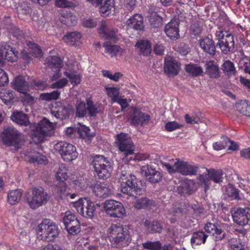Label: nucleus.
<instances>
[{"instance_id": "obj_1", "label": "nucleus", "mask_w": 250, "mask_h": 250, "mask_svg": "<svg viewBox=\"0 0 250 250\" xmlns=\"http://www.w3.org/2000/svg\"><path fill=\"white\" fill-rule=\"evenodd\" d=\"M132 229L130 225L123 226L120 224H112L107 230V236L113 247L123 248L131 241Z\"/></svg>"}, {"instance_id": "obj_2", "label": "nucleus", "mask_w": 250, "mask_h": 250, "mask_svg": "<svg viewBox=\"0 0 250 250\" xmlns=\"http://www.w3.org/2000/svg\"><path fill=\"white\" fill-rule=\"evenodd\" d=\"M55 126V124L46 118H43L39 123L31 125V135L33 141L36 144L42 142L45 136L53 133Z\"/></svg>"}, {"instance_id": "obj_3", "label": "nucleus", "mask_w": 250, "mask_h": 250, "mask_svg": "<svg viewBox=\"0 0 250 250\" xmlns=\"http://www.w3.org/2000/svg\"><path fill=\"white\" fill-rule=\"evenodd\" d=\"M58 227L53 221L44 219L37 228L38 238L44 241H53L59 234Z\"/></svg>"}, {"instance_id": "obj_4", "label": "nucleus", "mask_w": 250, "mask_h": 250, "mask_svg": "<svg viewBox=\"0 0 250 250\" xmlns=\"http://www.w3.org/2000/svg\"><path fill=\"white\" fill-rule=\"evenodd\" d=\"M91 166L94 169V174L101 179L109 178L113 167L108 158L103 155H97L93 158Z\"/></svg>"}, {"instance_id": "obj_5", "label": "nucleus", "mask_w": 250, "mask_h": 250, "mask_svg": "<svg viewBox=\"0 0 250 250\" xmlns=\"http://www.w3.org/2000/svg\"><path fill=\"white\" fill-rule=\"evenodd\" d=\"M120 180L121 181V190L126 194L131 195L132 192L136 194H141L143 189L141 182L138 181L136 177L131 174H122Z\"/></svg>"}, {"instance_id": "obj_6", "label": "nucleus", "mask_w": 250, "mask_h": 250, "mask_svg": "<svg viewBox=\"0 0 250 250\" xmlns=\"http://www.w3.org/2000/svg\"><path fill=\"white\" fill-rule=\"evenodd\" d=\"M49 199V195L42 188H33L26 195V202L34 209L46 204Z\"/></svg>"}, {"instance_id": "obj_7", "label": "nucleus", "mask_w": 250, "mask_h": 250, "mask_svg": "<svg viewBox=\"0 0 250 250\" xmlns=\"http://www.w3.org/2000/svg\"><path fill=\"white\" fill-rule=\"evenodd\" d=\"M1 137L4 144L10 147L12 149L17 150L21 146V134L12 126L5 127L1 133Z\"/></svg>"}, {"instance_id": "obj_8", "label": "nucleus", "mask_w": 250, "mask_h": 250, "mask_svg": "<svg viewBox=\"0 0 250 250\" xmlns=\"http://www.w3.org/2000/svg\"><path fill=\"white\" fill-rule=\"evenodd\" d=\"M119 150L123 153V160L128 162L131 157H128L134 153L135 146L128 134L121 133L116 135V142Z\"/></svg>"}, {"instance_id": "obj_9", "label": "nucleus", "mask_w": 250, "mask_h": 250, "mask_svg": "<svg viewBox=\"0 0 250 250\" xmlns=\"http://www.w3.org/2000/svg\"><path fill=\"white\" fill-rule=\"evenodd\" d=\"M73 207L83 217L92 219L95 215L96 208L100 207V205H95L89 197H84L73 202Z\"/></svg>"}, {"instance_id": "obj_10", "label": "nucleus", "mask_w": 250, "mask_h": 250, "mask_svg": "<svg viewBox=\"0 0 250 250\" xmlns=\"http://www.w3.org/2000/svg\"><path fill=\"white\" fill-rule=\"evenodd\" d=\"M161 164L163 167L170 174L179 172L183 175H192L196 173L198 168V167L179 160H177L172 166L167 163L162 162Z\"/></svg>"}, {"instance_id": "obj_11", "label": "nucleus", "mask_w": 250, "mask_h": 250, "mask_svg": "<svg viewBox=\"0 0 250 250\" xmlns=\"http://www.w3.org/2000/svg\"><path fill=\"white\" fill-rule=\"evenodd\" d=\"M206 172L200 174L198 178V183L207 190L212 181L220 183L223 181V172L221 170L206 169Z\"/></svg>"}, {"instance_id": "obj_12", "label": "nucleus", "mask_w": 250, "mask_h": 250, "mask_svg": "<svg viewBox=\"0 0 250 250\" xmlns=\"http://www.w3.org/2000/svg\"><path fill=\"white\" fill-rule=\"evenodd\" d=\"M54 149L66 162H70L76 159L78 155L76 147L65 142H60L56 144Z\"/></svg>"}, {"instance_id": "obj_13", "label": "nucleus", "mask_w": 250, "mask_h": 250, "mask_svg": "<svg viewBox=\"0 0 250 250\" xmlns=\"http://www.w3.org/2000/svg\"><path fill=\"white\" fill-rule=\"evenodd\" d=\"M104 208L106 214L111 217L123 218L126 216V211L123 204L114 200L105 201Z\"/></svg>"}, {"instance_id": "obj_14", "label": "nucleus", "mask_w": 250, "mask_h": 250, "mask_svg": "<svg viewBox=\"0 0 250 250\" xmlns=\"http://www.w3.org/2000/svg\"><path fill=\"white\" fill-rule=\"evenodd\" d=\"M62 216V221L68 233L75 235L80 231V222L73 213L66 211Z\"/></svg>"}, {"instance_id": "obj_15", "label": "nucleus", "mask_w": 250, "mask_h": 250, "mask_svg": "<svg viewBox=\"0 0 250 250\" xmlns=\"http://www.w3.org/2000/svg\"><path fill=\"white\" fill-rule=\"evenodd\" d=\"M71 110V107L70 105L66 104L62 102H55L50 108L51 115L61 120L69 117Z\"/></svg>"}, {"instance_id": "obj_16", "label": "nucleus", "mask_w": 250, "mask_h": 250, "mask_svg": "<svg viewBox=\"0 0 250 250\" xmlns=\"http://www.w3.org/2000/svg\"><path fill=\"white\" fill-rule=\"evenodd\" d=\"M231 215L233 221L240 226L247 225L250 220V210L248 208L233 209Z\"/></svg>"}, {"instance_id": "obj_17", "label": "nucleus", "mask_w": 250, "mask_h": 250, "mask_svg": "<svg viewBox=\"0 0 250 250\" xmlns=\"http://www.w3.org/2000/svg\"><path fill=\"white\" fill-rule=\"evenodd\" d=\"M46 63L54 72V73L50 77L51 81H55L61 77L62 73L60 69L62 68V64L61 60L59 57L56 56L50 57L46 59Z\"/></svg>"}, {"instance_id": "obj_18", "label": "nucleus", "mask_w": 250, "mask_h": 250, "mask_svg": "<svg viewBox=\"0 0 250 250\" xmlns=\"http://www.w3.org/2000/svg\"><path fill=\"white\" fill-rule=\"evenodd\" d=\"M180 69V64L172 57L168 56L165 58L164 70L169 76L177 75Z\"/></svg>"}, {"instance_id": "obj_19", "label": "nucleus", "mask_w": 250, "mask_h": 250, "mask_svg": "<svg viewBox=\"0 0 250 250\" xmlns=\"http://www.w3.org/2000/svg\"><path fill=\"white\" fill-rule=\"evenodd\" d=\"M130 120L131 124L134 125H143L148 123L150 120V116L148 114L142 112L140 109L134 107Z\"/></svg>"}, {"instance_id": "obj_20", "label": "nucleus", "mask_w": 250, "mask_h": 250, "mask_svg": "<svg viewBox=\"0 0 250 250\" xmlns=\"http://www.w3.org/2000/svg\"><path fill=\"white\" fill-rule=\"evenodd\" d=\"M98 32L101 37L103 38L110 40L113 42L117 40L118 30L117 29H110L108 28L105 24V22L104 21H102L101 22Z\"/></svg>"}, {"instance_id": "obj_21", "label": "nucleus", "mask_w": 250, "mask_h": 250, "mask_svg": "<svg viewBox=\"0 0 250 250\" xmlns=\"http://www.w3.org/2000/svg\"><path fill=\"white\" fill-rule=\"evenodd\" d=\"M70 180L75 188L78 190H84L88 185L87 179L76 172L71 174Z\"/></svg>"}, {"instance_id": "obj_22", "label": "nucleus", "mask_w": 250, "mask_h": 250, "mask_svg": "<svg viewBox=\"0 0 250 250\" xmlns=\"http://www.w3.org/2000/svg\"><path fill=\"white\" fill-rule=\"evenodd\" d=\"M25 160L30 163H37L38 164H46L47 159L45 156L42 155L34 150L27 151L24 153Z\"/></svg>"}, {"instance_id": "obj_23", "label": "nucleus", "mask_w": 250, "mask_h": 250, "mask_svg": "<svg viewBox=\"0 0 250 250\" xmlns=\"http://www.w3.org/2000/svg\"><path fill=\"white\" fill-rule=\"evenodd\" d=\"M93 192L99 198H106L112 194L111 190L108 185L104 183L95 184L93 187Z\"/></svg>"}, {"instance_id": "obj_24", "label": "nucleus", "mask_w": 250, "mask_h": 250, "mask_svg": "<svg viewBox=\"0 0 250 250\" xmlns=\"http://www.w3.org/2000/svg\"><path fill=\"white\" fill-rule=\"evenodd\" d=\"M73 63H66L64 66L66 71L64 72V74L69 79L71 83L78 84L81 81L82 75L77 72L71 71L73 69Z\"/></svg>"}, {"instance_id": "obj_25", "label": "nucleus", "mask_w": 250, "mask_h": 250, "mask_svg": "<svg viewBox=\"0 0 250 250\" xmlns=\"http://www.w3.org/2000/svg\"><path fill=\"white\" fill-rule=\"evenodd\" d=\"M204 228L207 232L212 235L213 239L216 241L221 240L225 237V232L221 229L217 228L214 224L207 223Z\"/></svg>"}, {"instance_id": "obj_26", "label": "nucleus", "mask_w": 250, "mask_h": 250, "mask_svg": "<svg viewBox=\"0 0 250 250\" xmlns=\"http://www.w3.org/2000/svg\"><path fill=\"white\" fill-rule=\"evenodd\" d=\"M127 26L136 30H142L144 28L143 18L139 14H135L126 21Z\"/></svg>"}, {"instance_id": "obj_27", "label": "nucleus", "mask_w": 250, "mask_h": 250, "mask_svg": "<svg viewBox=\"0 0 250 250\" xmlns=\"http://www.w3.org/2000/svg\"><path fill=\"white\" fill-rule=\"evenodd\" d=\"M179 24L176 21H171L165 26V32L171 39H177L179 36Z\"/></svg>"}, {"instance_id": "obj_28", "label": "nucleus", "mask_w": 250, "mask_h": 250, "mask_svg": "<svg viewBox=\"0 0 250 250\" xmlns=\"http://www.w3.org/2000/svg\"><path fill=\"white\" fill-rule=\"evenodd\" d=\"M13 88L20 93H25L29 90V86L23 76H19L15 78L12 83Z\"/></svg>"}, {"instance_id": "obj_29", "label": "nucleus", "mask_w": 250, "mask_h": 250, "mask_svg": "<svg viewBox=\"0 0 250 250\" xmlns=\"http://www.w3.org/2000/svg\"><path fill=\"white\" fill-rule=\"evenodd\" d=\"M59 19L62 23L68 26L75 25L77 22V17L70 11H62L60 13Z\"/></svg>"}, {"instance_id": "obj_30", "label": "nucleus", "mask_w": 250, "mask_h": 250, "mask_svg": "<svg viewBox=\"0 0 250 250\" xmlns=\"http://www.w3.org/2000/svg\"><path fill=\"white\" fill-rule=\"evenodd\" d=\"M82 35L78 32H72L67 34L63 38V41L72 46L79 45L81 43Z\"/></svg>"}, {"instance_id": "obj_31", "label": "nucleus", "mask_w": 250, "mask_h": 250, "mask_svg": "<svg viewBox=\"0 0 250 250\" xmlns=\"http://www.w3.org/2000/svg\"><path fill=\"white\" fill-rule=\"evenodd\" d=\"M199 45L205 52L212 55L215 54V46L214 42L208 37H205L200 40Z\"/></svg>"}, {"instance_id": "obj_32", "label": "nucleus", "mask_w": 250, "mask_h": 250, "mask_svg": "<svg viewBox=\"0 0 250 250\" xmlns=\"http://www.w3.org/2000/svg\"><path fill=\"white\" fill-rule=\"evenodd\" d=\"M11 118L13 122L20 125L27 126L29 124L27 115L22 112L14 111Z\"/></svg>"}, {"instance_id": "obj_33", "label": "nucleus", "mask_w": 250, "mask_h": 250, "mask_svg": "<svg viewBox=\"0 0 250 250\" xmlns=\"http://www.w3.org/2000/svg\"><path fill=\"white\" fill-rule=\"evenodd\" d=\"M206 72L211 78H217L219 76L218 66L213 61H208L205 64Z\"/></svg>"}, {"instance_id": "obj_34", "label": "nucleus", "mask_w": 250, "mask_h": 250, "mask_svg": "<svg viewBox=\"0 0 250 250\" xmlns=\"http://www.w3.org/2000/svg\"><path fill=\"white\" fill-rule=\"evenodd\" d=\"M99 11L103 16H107L114 8L113 0H101Z\"/></svg>"}, {"instance_id": "obj_35", "label": "nucleus", "mask_w": 250, "mask_h": 250, "mask_svg": "<svg viewBox=\"0 0 250 250\" xmlns=\"http://www.w3.org/2000/svg\"><path fill=\"white\" fill-rule=\"evenodd\" d=\"M137 49L144 56L149 55L151 52L150 43L147 40H140L135 45Z\"/></svg>"}, {"instance_id": "obj_36", "label": "nucleus", "mask_w": 250, "mask_h": 250, "mask_svg": "<svg viewBox=\"0 0 250 250\" xmlns=\"http://www.w3.org/2000/svg\"><path fill=\"white\" fill-rule=\"evenodd\" d=\"M70 177L71 175L68 168L64 164L60 165L56 173L57 180L61 182H63L67 179L70 180Z\"/></svg>"}, {"instance_id": "obj_37", "label": "nucleus", "mask_w": 250, "mask_h": 250, "mask_svg": "<svg viewBox=\"0 0 250 250\" xmlns=\"http://www.w3.org/2000/svg\"><path fill=\"white\" fill-rule=\"evenodd\" d=\"M22 195L21 190L20 189L10 190L7 194V202L11 205H14L19 203Z\"/></svg>"}, {"instance_id": "obj_38", "label": "nucleus", "mask_w": 250, "mask_h": 250, "mask_svg": "<svg viewBox=\"0 0 250 250\" xmlns=\"http://www.w3.org/2000/svg\"><path fill=\"white\" fill-rule=\"evenodd\" d=\"M208 235L203 231H197L194 232L191 238V244L193 247L202 244H204L206 241Z\"/></svg>"}, {"instance_id": "obj_39", "label": "nucleus", "mask_w": 250, "mask_h": 250, "mask_svg": "<svg viewBox=\"0 0 250 250\" xmlns=\"http://www.w3.org/2000/svg\"><path fill=\"white\" fill-rule=\"evenodd\" d=\"M144 224L149 232H161L162 231L163 226L158 221L151 222L148 220H146Z\"/></svg>"}, {"instance_id": "obj_40", "label": "nucleus", "mask_w": 250, "mask_h": 250, "mask_svg": "<svg viewBox=\"0 0 250 250\" xmlns=\"http://www.w3.org/2000/svg\"><path fill=\"white\" fill-rule=\"evenodd\" d=\"M14 98V93L11 90L3 89L0 91V99L6 105H10L13 103Z\"/></svg>"}, {"instance_id": "obj_41", "label": "nucleus", "mask_w": 250, "mask_h": 250, "mask_svg": "<svg viewBox=\"0 0 250 250\" xmlns=\"http://www.w3.org/2000/svg\"><path fill=\"white\" fill-rule=\"evenodd\" d=\"M185 70L192 76H197L203 73L201 66L197 64L189 63L185 66Z\"/></svg>"}, {"instance_id": "obj_42", "label": "nucleus", "mask_w": 250, "mask_h": 250, "mask_svg": "<svg viewBox=\"0 0 250 250\" xmlns=\"http://www.w3.org/2000/svg\"><path fill=\"white\" fill-rule=\"evenodd\" d=\"M105 51L111 55L112 56L121 57L124 53L123 49L119 46L108 45L106 43L104 44Z\"/></svg>"}, {"instance_id": "obj_43", "label": "nucleus", "mask_w": 250, "mask_h": 250, "mask_svg": "<svg viewBox=\"0 0 250 250\" xmlns=\"http://www.w3.org/2000/svg\"><path fill=\"white\" fill-rule=\"evenodd\" d=\"M236 108L243 115L250 117V104L246 100H241L236 104Z\"/></svg>"}, {"instance_id": "obj_44", "label": "nucleus", "mask_w": 250, "mask_h": 250, "mask_svg": "<svg viewBox=\"0 0 250 250\" xmlns=\"http://www.w3.org/2000/svg\"><path fill=\"white\" fill-rule=\"evenodd\" d=\"M78 133L81 138L90 139L94 136V134L90 132V128L83 125L79 124L78 126Z\"/></svg>"}, {"instance_id": "obj_45", "label": "nucleus", "mask_w": 250, "mask_h": 250, "mask_svg": "<svg viewBox=\"0 0 250 250\" xmlns=\"http://www.w3.org/2000/svg\"><path fill=\"white\" fill-rule=\"evenodd\" d=\"M87 112L90 116H95L100 112V104L96 103L94 104L91 99H86Z\"/></svg>"}, {"instance_id": "obj_46", "label": "nucleus", "mask_w": 250, "mask_h": 250, "mask_svg": "<svg viewBox=\"0 0 250 250\" xmlns=\"http://www.w3.org/2000/svg\"><path fill=\"white\" fill-rule=\"evenodd\" d=\"M87 113L85 104L82 101H78L76 104V117L83 118Z\"/></svg>"}, {"instance_id": "obj_47", "label": "nucleus", "mask_w": 250, "mask_h": 250, "mask_svg": "<svg viewBox=\"0 0 250 250\" xmlns=\"http://www.w3.org/2000/svg\"><path fill=\"white\" fill-rule=\"evenodd\" d=\"M223 72L228 76L234 75L236 70L234 64L230 61H226L222 66Z\"/></svg>"}, {"instance_id": "obj_48", "label": "nucleus", "mask_w": 250, "mask_h": 250, "mask_svg": "<svg viewBox=\"0 0 250 250\" xmlns=\"http://www.w3.org/2000/svg\"><path fill=\"white\" fill-rule=\"evenodd\" d=\"M149 21L153 28H158L162 25V18L156 13H151L149 16Z\"/></svg>"}, {"instance_id": "obj_49", "label": "nucleus", "mask_w": 250, "mask_h": 250, "mask_svg": "<svg viewBox=\"0 0 250 250\" xmlns=\"http://www.w3.org/2000/svg\"><path fill=\"white\" fill-rule=\"evenodd\" d=\"M70 188L67 187L65 184H63L62 186H59L56 189V192L58 196L61 199L68 198V196L70 193Z\"/></svg>"}, {"instance_id": "obj_50", "label": "nucleus", "mask_w": 250, "mask_h": 250, "mask_svg": "<svg viewBox=\"0 0 250 250\" xmlns=\"http://www.w3.org/2000/svg\"><path fill=\"white\" fill-rule=\"evenodd\" d=\"M29 46V54L36 58H41L42 56V52L40 46L34 43L29 42L27 44Z\"/></svg>"}, {"instance_id": "obj_51", "label": "nucleus", "mask_w": 250, "mask_h": 250, "mask_svg": "<svg viewBox=\"0 0 250 250\" xmlns=\"http://www.w3.org/2000/svg\"><path fill=\"white\" fill-rule=\"evenodd\" d=\"M239 190L236 189L232 185H228L226 189V193L228 196L234 199H240L241 197L239 196Z\"/></svg>"}, {"instance_id": "obj_52", "label": "nucleus", "mask_w": 250, "mask_h": 250, "mask_svg": "<svg viewBox=\"0 0 250 250\" xmlns=\"http://www.w3.org/2000/svg\"><path fill=\"white\" fill-rule=\"evenodd\" d=\"M106 93L113 102L119 97V88L118 87H106Z\"/></svg>"}, {"instance_id": "obj_53", "label": "nucleus", "mask_w": 250, "mask_h": 250, "mask_svg": "<svg viewBox=\"0 0 250 250\" xmlns=\"http://www.w3.org/2000/svg\"><path fill=\"white\" fill-rule=\"evenodd\" d=\"M143 248L149 250H160L162 248V245L159 241H147L142 243Z\"/></svg>"}, {"instance_id": "obj_54", "label": "nucleus", "mask_w": 250, "mask_h": 250, "mask_svg": "<svg viewBox=\"0 0 250 250\" xmlns=\"http://www.w3.org/2000/svg\"><path fill=\"white\" fill-rule=\"evenodd\" d=\"M151 201L146 198L137 199L134 203V207L138 209L145 208L148 206Z\"/></svg>"}, {"instance_id": "obj_55", "label": "nucleus", "mask_w": 250, "mask_h": 250, "mask_svg": "<svg viewBox=\"0 0 250 250\" xmlns=\"http://www.w3.org/2000/svg\"><path fill=\"white\" fill-rule=\"evenodd\" d=\"M55 5L60 8H72L75 6L73 2L67 0H55Z\"/></svg>"}, {"instance_id": "obj_56", "label": "nucleus", "mask_w": 250, "mask_h": 250, "mask_svg": "<svg viewBox=\"0 0 250 250\" xmlns=\"http://www.w3.org/2000/svg\"><path fill=\"white\" fill-rule=\"evenodd\" d=\"M155 169L153 168L151 166L146 165L143 166L141 167V172L142 174L145 176L148 179L151 174L155 171Z\"/></svg>"}, {"instance_id": "obj_57", "label": "nucleus", "mask_w": 250, "mask_h": 250, "mask_svg": "<svg viewBox=\"0 0 250 250\" xmlns=\"http://www.w3.org/2000/svg\"><path fill=\"white\" fill-rule=\"evenodd\" d=\"M182 126V125L175 121L169 122L165 125V128L168 131H172Z\"/></svg>"}, {"instance_id": "obj_58", "label": "nucleus", "mask_w": 250, "mask_h": 250, "mask_svg": "<svg viewBox=\"0 0 250 250\" xmlns=\"http://www.w3.org/2000/svg\"><path fill=\"white\" fill-rule=\"evenodd\" d=\"M226 37L222 41L224 42V43H226L229 47L233 48L234 46V41L233 36L229 33L228 32H225Z\"/></svg>"}, {"instance_id": "obj_59", "label": "nucleus", "mask_w": 250, "mask_h": 250, "mask_svg": "<svg viewBox=\"0 0 250 250\" xmlns=\"http://www.w3.org/2000/svg\"><path fill=\"white\" fill-rule=\"evenodd\" d=\"M226 37L222 41L224 42V43H226L229 47L233 48L234 46V41L233 36L229 33L228 32H225Z\"/></svg>"}, {"instance_id": "obj_60", "label": "nucleus", "mask_w": 250, "mask_h": 250, "mask_svg": "<svg viewBox=\"0 0 250 250\" xmlns=\"http://www.w3.org/2000/svg\"><path fill=\"white\" fill-rule=\"evenodd\" d=\"M83 25L87 28H93L97 24V21L96 19H84L83 20Z\"/></svg>"}, {"instance_id": "obj_61", "label": "nucleus", "mask_w": 250, "mask_h": 250, "mask_svg": "<svg viewBox=\"0 0 250 250\" xmlns=\"http://www.w3.org/2000/svg\"><path fill=\"white\" fill-rule=\"evenodd\" d=\"M229 244L230 250H238L240 246H242L241 243L239 239L233 238L229 241Z\"/></svg>"}, {"instance_id": "obj_62", "label": "nucleus", "mask_w": 250, "mask_h": 250, "mask_svg": "<svg viewBox=\"0 0 250 250\" xmlns=\"http://www.w3.org/2000/svg\"><path fill=\"white\" fill-rule=\"evenodd\" d=\"M68 83V81L65 78L61 79L51 84L52 88H62L64 87Z\"/></svg>"}, {"instance_id": "obj_63", "label": "nucleus", "mask_w": 250, "mask_h": 250, "mask_svg": "<svg viewBox=\"0 0 250 250\" xmlns=\"http://www.w3.org/2000/svg\"><path fill=\"white\" fill-rule=\"evenodd\" d=\"M161 174L159 171L155 170L153 174H151L150 177H148L147 179L152 183H156L159 182L161 180Z\"/></svg>"}, {"instance_id": "obj_64", "label": "nucleus", "mask_w": 250, "mask_h": 250, "mask_svg": "<svg viewBox=\"0 0 250 250\" xmlns=\"http://www.w3.org/2000/svg\"><path fill=\"white\" fill-rule=\"evenodd\" d=\"M9 82L7 73L2 69L0 68V86H4Z\"/></svg>"}]
</instances>
